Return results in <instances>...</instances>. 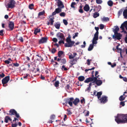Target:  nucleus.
Here are the masks:
<instances>
[{"label":"nucleus","mask_w":127,"mask_h":127,"mask_svg":"<svg viewBox=\"0 0 127 127\" xmlns=\"http://www.w3.org/2000/svg\"><path fill=\"white\" fill-rule=\"evenodd\" d=\"M122 35L120 33H116L113 35L112 36L113 38L114 39H117L119 40L121 38Z\"/></svg>","instance_id":"obj_12"},{"label":"nucleus","mask_w":127,"mask_h":127,"mask_svg":"<svg viewBox=\"0 0 127 127\" xmlns=\"http://www.w3.org/2000/svg\"><path fill=\"white\" fill-rule=\"evenodd\" d=\"M92 81L93 82L91 83H92V85H94L95 84V77L93 78L90 77L88 78L84 81V82L85 83H88Z\"/></svg>","instance_id":"obj_5"},{"label":"nucleus","mask_w":127,"mask_h":127,"mask_svg":"<svg viewBox=\"0 0 127 127\" xmlns=\"http://www.w3.org/2000/svg\"><path fill=\"white\" fill-rule=\"evenodd\" d=\"M14 23L12 21H10L8 24V27L9 30L12 31L14 28Z\"/></svg>","instance_id":"obj_13"},{"label":"nucleus","mask_w":127,"mask_h":127,"mask_svg":"<svg viewBox=\"0 0 127 127\" xmlns=\"http://www.w3.org/2000/svg\"><path fill=\"white\" fill-rule=\"evenodd\" d=\"M18 40L22 42L24 41V40L22 37H20L18 39Z\"/></svg>","instance_id":"obj_49"},{"label":"nucleus","mask_w":127,"mask_h":127,"mask_svg":"<svg viewBox=\"0 0 127 127\" xmlns=\"http://www.w3.org/2000/svg\"><path fill=\"white\" fill-rule=\"evenodd\" d=\"M83 9L85 11H86L87 12L90 9V7L87 4H86L84 7Z\"/></svg>","instance_id":"obj_23"},{"label":"nucleus","mask_w":127,"mask_h":127,"mask_svg":"<svg viewBox=\"0 0 127 127\" xmlns=\"http://www.w3.org/2000/svg\"><path fill=\"white\" fill-rule=\"evenodd\" d=\"M61 69L62 70H64V71H66L68 70L65 67V65H63L62 66Z\"/></svg>","instance_id":"obj_41"},{"label":"nucleus","mask_w":127,"mask_h":127,"mask_svg":"<svg viewBox=\"0 0 127 127\" xmlns=\"http://www.w3.org/2000/svg\"><path fill=\"white\" fill-rule=\"evenodd\" d=\"M107 4L110 6H112L113 5V2L111 0H109L107 2Z\"/></svg>","instance_id":"obj_30"},{"label":"nucleus","mask_w":127,"mask_h":127,"mask_svg":"<svg viewBox=\"0 0 127 127\" xmlns=\"http://www.w3.org/2000/svg\"><path fill=\"white\" fill-rule=\"evenodd\" d=\"M58 6L60 7L61 8H62L64 7V6L62 2L60 0H58Z\"/></svg>","instance_id":"obj_17"},{"label":"nucleus","mask_w":127,"mask_h":127,"mask_svg":"<svg viewBox=\"0 0 127 127\" xmlns=\"http://www.w3.org/2000/svg\"><path fill=\"white\" fill-rule=\"evenodd\" d=\"M61 62L62 64H65L66 63V61L65 59L64 58L62 59L61 61Z\"/></svg>","instance_id":"obj_38"},{"label":"nucleus","mask_w":127,"mask_h":127,"mask_svg":"<svg viewBox=\"0 0 127 127\" xmlns=\"http://www.w3.org/2000/svg\"><path fill=\"white\" fill-rule=\"evenodd\" d=\"M34 6V5L33 4H31L29 5V7L30 9H32L33 8Z\"/></svg>","instance_id":"obj_44"},{"label":"nucleus","mask_w":127,"mask_h":127,"mask_svg":"<svg viewBox=\"0 0 127 127\" xmlns=\"http://www.w3.org/2000/svg\"><path fill=\"white\" fill-rule=\"evenodd\" d=\"M77 60V58L73 59L70 61V63L71 64L74 65L76 63Z\"/></svg>","instance_id":"obj_20"},{"label":"nucleus","mask_w":127,"mask_h":127,"mask_svg":"<svg viewBox=\"0 0 127 127\" xmlns=\"http://www.w3.org/2000/svg\"><path fill=\"white\" fill-rule=\"evenodd\" d=\"M124 28H126L127 30V21L124 22L122 23L120 27V28L122 30V32H123L125 33H127V32L125 30Z\"/></svg>","instance_id":"obj_7"},{"label":"nucleus","mask_w":127,"mask_h":127,"mask_svg":"<svg viewBox=\"0 0 127 127\" xmlns=\"http://www.w3.org/2000/svg\"><path fill=\"white\" fill-rule=\"evenodd\" d=\"M119 45H117V46L116 47V48L117 49V50L119 51H120V52H121L122 51V49L121 48H119Z\"/></svg>","instance_id":"obj_50"},{"label":"nucleus","mask_w":127,"mask_h":127,"mask_svg":"<svg viewBox=\"0 0 127 127\" xmlns=\"http://www.w3.org/2000/svg\"><path fill=\"white\" fill-rule=\"evenodd\" d=\"M5 76L4 74L2 72H0V77L3 78Z\"/></svg>","instance_id":"obj_43"},{"label":"nucleus","mask_w":127,"mask_h":127,"mask_svg":"<svg viewBox=\"0 0 127 127\" xmlns=\"http://www.w3.org/2000/svg\"><path fill=\"white\" fill-rule=\"evenodd\" d=\"M102 94V92H98L97 93L96 95V96L98 99H99L101 97V96Z\"/></svg>","instance_id":"obj_25"},{"label":"nucleus","mask_w":127,"mask_h":127,"mask_svg":"<svg viewBox=\"0 0 127 127\" xmlns=\"http://www.w3.org/2000/svg\"><path fill=\"white\" fill-rule=\"evenodd\" d=\"M52 15L50 16L49 17V18H50V19L49 20V21L51 22L50 25H52L53 24V23L54 22V17L53 18H50Z\"/></svg>","instance_id":"obj_26"},{"label":"nucleus","mask_w":127,"mask_h":127,"mask_svg":"<svg viewBox=\"0 0 127 127\" xmlns=\"http://www.w3.org/2000/svg\"><path fill=\"white\" fill-rule=\"evenodd\" d=\"M124 114H118L116 116H115V121L118 124L124 123L125 121L124 120Z\"/></svg>","instance_id":"obj_1"},{"label":"nucleus","mask_w":127,"mask_h":127,"mask_svg":"<svg viewBox=\"0 0 127 127\" xmlns=\"http://www.w3.org/2000/svg\"><path fill=\"white\" fill-rule=\"evenodd\" d=\"M76 3L75 2H72L71 5V7L73 8L74 10H75V7L74 6L76 5Z\"/></svg>","instance_id":"obj_31"},{"label":"nucleus","mask_w":127,"mask_h":127,"mask_svg":"<svg viewBox=\"0 0 127 127\" xmlns=\"http://www.w3.org/2000/svg\"><path fill=\"white\" fill-rule=\"evenodd\" d=\"M59 81H57L55 82L54 85L56 87H57L59 86Z\"/></svg>","instance_id":"obj_39"},{"label":"nucleus","mask_w":127,"mask_h":127,"mask_svg":"<svg viewBox=\"0 0 127 127\" xmlns=\"http://www.w3.org/2000/svg\"><path fill=\"white\" fill-rule=\"evenodd\" d=\"M95 69V67H93L92 68L89 69H86L85 70V71L86 72H87L89 70H94Z\"/></svg>","instance_id":"obj_54"},{"label":"nucleus","mask_w":127,"mask_h":127,"mask_svg":"<svg viewBox=\"0 0 127 127\" xmlns=\"http://www.w3.org/2000/svg\"><path fill=\"white\" fill-rule=\"evenodd\" d=\"M78 34V32H76L75 33V35L73 36V39L75 38V37L77 36Z\"/></svg>","instance_id":"obj_57"},{"label":"nucleus","mask_w":127,"mask_h":127,"mask_svg":"<svg viewBox=\"0 0 127 127\" xmlns=\"http://www.w3.org/2000/svg\"><path fill=\"white\" fill-rule=\"evenodd\" d=\"M102 20L104 21H109V18L107 17H103L102 19Z\"/></svg>","instance_id":"obj_36"},{"label":"nucleus","mask_w":127,"mask_h":127,"mask_svg":"<svg viewBox=\"0 0 127 127\" xmlns=\"http://www.w3.org/2000/svg\"><path fill=\"white\" fill-rule=\"evenodd\" d=\"M56 50L54 48H53L51 51V53L53 54H54L56 52Z\"/></svg>","instance_id":"obj_48"},{"label":"nucleus","mask_w":127,"mask_h":127,"mask_svg":"<svg viewBox=\"0 0 127 127\" xmlns=\"http://www.w3.org/2000/svg\"><path fill=\"white\" fill-rule=\"evenodd\" d=\"M48 39L47 37H42L39 40V44L47 42Z\"/></svg>","instance_id":"obj_14"},{"label":"nucleus","mask_w":127,"mask_h":127,"mask_svg":"<svg viewBox=\"0 0 127 127\" xmlns=\"http://www.w3.org/2000/svg\"><path fill=\"white\" fill-rule=\"evenodd\" d=\"M96 3L98 4H101L102 2V0H96Z\"/></svg>","instance_id":"obj_42"},{"label":"nucleus","mask_w":127,"mask_h":127,"mask_svg":"<svg viewBox=\"0 0 127 127\" xmlns=\"http://www.w3.org/2000/svg\"><path fill=\"white\" fill-rule=\"evenodd\" d=\"M104 27V26L103 24H100L99 25V28L100 29H103Z\"/></svg>","instance_id":"obj_45"},{"label":"nucleus","mask_w":127,"mask_h":127,"mask_svg":"<svg viewBox=\"0 0 127 127\" xmlns=\"http://www.w3.org/2000/svg\"><path fill=\"white\" fill-rule=\"evenodd\" d=\"M36 60L39 61H42L43 60V58L41 57L39 54H38L35 56Z\"/></svg>","instance_id":"obj_16"},{"label":"nucleus","mask_w":127,"mask_h":127,"mask_svg":"<svg viewBox=\"0 0 127 127\" xmlns=\"http://www.w3.org/2000/svg\"><path fill=\"white\" fill-rule=\"evenodd\" d=\"M40 29H38L37 28H36L34 30V33L35 35H36L37 33L39 32L40 31Z\"/></svg>","instance_id":"obj_27"},{"label":"nucleus","mask_w":127,"mask_h":127,"mask_svg":"<svg viewBox=\"0 0 127 127\" xmlns=\"http://www.w3.org/2000/svg\"><path fill=\"white\" fill-rule=\"evenodd\" d=\"M92 83H90L89 84V86L86 90V91H87L88 92H89L91 89V86L92 85Z\"/></svg>","instance_id":"obj_32"},{"label":"nucleus","mask_w":127,"mask_h":127,"mask_svg":"<svg viewBox=\"0 0 127 127\" xmlns=\"http://www.w3.org/2000/svg\"><path fill=\"white\" fill-rule=\"evenodd\" d=\"M53 41L54 42H56L58 40L57 38H53Z\"/></svg>","instance_id":"obj_63"},{"label":"nucleus","mask_w":127,"mask_h":127,"mask_svg":"<svg viewBox=\"0 0 127 127\" xmlns=\"http://www.w3.org/2000/svg\"><path fill=\"white\" fill-rule=\"evenodd\" d=\"M71 36L69 34L68 37L66 39V41L67 43L64 44V46L65 47H71L75 43V42L71 40Z\"/></svg>","instance_id":"obj_2"},{"label":"nucleus","mask_w":127,"mask_h":127,"mask_svg":"<svg viewBox=\"0 0 127 127\" xmlns=\"http://www.w3.org/2000/svg\"><path fill=\"white\" fill-rule=\"evenodd\" d=\"M69 58L70 59H72L74 58L73 55H72L71 53H70V54L69 56Z\"/></svg>","instance_id":"obj_55"},{"label":"nucleus","mask_w":127,"mask_h":127,"mask_svg":"<svg viewBox=\"0 0 127 127\" xmlns=\"http://www.w3.org/2000/svg\"><path fill=\"white\" fill-rule=\"evenodd\" d=\"M10 119V117L8 116H6L5 118V122L6 123H7L8 122V120L9 119Z\"/></svg>","instance_id":"obj_40"},{"label":"nucleus","mask_w":127,"mask_h":127,"mask_svg":"<svg viewBox=\"0 0 127 127\" xmlns=\"http://www.w3.org/2000/svg\"><path fill=\"white\" fill-rule=\"evenodd\" d=\"M29 75V74L27 73L26 74V75H24L23 77V78L24 79H27L28 76Z\"/></svg>","instance_id":"obj_56"},{"label":"nucleus","mask_w":127,"mask_h":127,"mask_svg":"<svg viewBox=\"0 0 127 127\" xmlns=\"http://www.w3.org/2000/svg\"><path fill=\"white\" fill-rule=\"evenodd\" d=\"M67 115H71L72 114V113L71 112V111L70 110H69L68 109H67Z\"/></svg>","instance_id":"obj_51"},{"label":"nucleus","mask_w":127,"mask_h":127,"mask_svg":"<svg viewBox=\"0 0 127 127\" xmlns=\"http://www.w3.org/2000/svg\"><path fill=\"white\" fill-rule=\"evenodd\" d=\"M56 36L60 40H65V38L64 34L61 32H58L56 34Z\"/></svg>","instance_id":"obj_11"},{"label":"nucleus","mask_w":127,"mask_h":127,"mask_svg":"<svg viewBox=\"0 0 127 127\" xmlns=\"http://www.w3.org/2000/svg\"><path fill=\"white\" fill-rule=\"evenodd\" d=\"M64 52L62 51H59L58 53V56L60 57L63 54Z\"/></svg>","instance_id":"obj_35"},{"label":"nucleus","mask_w":127,"mask_h":127,"mask_svg":"<svg viewBox=\"0 0 127 127\" xmlns=\"http://www.w3.org/2000/svg\"><path fill=\"white\" fill-rule=\"evenodd\" d=\"M114 27H115V28L114 29L113 32H114V34H115L116 33H118V31H119V29L118 26H115Z\"/></svg>","instance_id":"obj_24"},{"label":"nucleus","mask_w":127,"mask_h":127,"mask_svg":"<svg viewBox=\"0 0 127 127\" xmlns=\"http://www.w3.org/2000/svg\"><path fill=\"white\" fill-rule=\"evenodd\" d=\"M122 10H120L118 13V14L119 15H120L122 13Z\"/></svg>","instance_id":"obj_64"},{"label":"nucleus","mask_w":127,"mask_h":127,"mask_svg":"<svg viewBox=\"0 0 127 127\" xmlns=\"http://www.w3.org/2000/svg\"><path fill=\"white\" fill-rule=\"evenodd\" d=\"M64 40H61L59 42V44H61V43H63V44H64Z\"/></svg>","instance_id":"obj_53"},{"label":"nucleus","mask_w":127,"mask_h":127,"mask_svg":"<svg viewBox=\"0 0 127 127\" xmlns=\"http://www.w3.org/2000/svg\"><path fill=\"white\" fill-rule=\"evenodd\" d=\"M102 81L101 80L97 79V78L96 77V84L97 86L100 85L102 83Z\"/></svg>","instance_id":"obj_19"},{"label":"nucleus","mask_w":127,"mask_h":127,"mask_svg":"<svg viewBox=\"0 0 127 127\" xmlns=\"http://www.w3.org/2000/svg\"><path fill=\"white\" fill-rule=\"evenodd\" d=\"M123 16L124 18L127 19V9L124 10L123 12Z\"/></svg>","instance_id":"obj_22"},{"label":"nucleus","mask_w":127,"mask_h":127,"mask_svg":"<svg viewBox=\"0 0 127 127\" xmlns=\"http://www.w3.org/2000/svg\"><path fill=\"white\" fill-rule=\"evenodd\" d=\"M10 79V76H6L4 78H3L2 80V83L3 86H5L4 85L7 83Z\"/></svg>","instance_id":"obj_9"},{"label":"nucleus","mask_w":127,"mask_h":127,"mask_svg":"<svg viewBox=\"0 0 127 127\" xmlns=\"http://www.w3.org/2000/svg\"><path fill=\"white\" fill-rule=\"evenodd\" d=\"M55 118V116L54 115H52L50 117V119L51 120H54Z\"/></svg>","instance_id":"obj_58"},{"label":"nucleus","mask_w":127,"mask_h":127,"mask_svg":"<svg viewBox=\"0 0 127 127\" xmlns=\"http://www.w3.org/2000/svg\"><path fill=\"white\" fill-rule=\"evenodd\" d=\"M4 32V30H1L0 31V35L2 36L4 35V33L3 32Z\"/></svg>","instance_id":"obj_52"},{"label":"nucleus","mask_w":127,"mask_h":127,"mask_svg":"<svg viewBox=\"0 0 127 127\" xmlns=\"http://www.w3.org/2000/svg\"><path fill=\"white\" fill-rule=\"evenodd\" d=\"M120 105H122V106H123L125 105V101H121L120 102Z\"/></svg>","instance_id":"obj_59"},{"label":"nucleus","mask_w":127,"mask_h":127,"mask_svg":"<svg viewBox=\"0 0 127 127\" xmlns=\"http://www.w3.org/2000/svg\"><path fill=\"white\" fill-rule=\"evenodd\" d=\"M54 26L57 29H59L60 26V24L59 23H56Z\"/></svg>","instance_id":"obj_33"},{"label":"nucleus","mask_w":127,"mask_h":127,"mask_svg":"<svg viewBox=\"0 0 127 127\" xmlns=\"http://www.w3.org/2000/svg\"><path fill=\"white\" fill-rule=\"evenodd\" d=\"M45 13V11L44 10H43L42 11L39 12L38 14V17L40 18V16L44 15Z\"/></svg>","instance_id":"obj_21"},{"label":"nucleus","mask_w":127,"mask_h":127,"mask_svg":"<svg viewBox=\"0 0 127 127\" xmlns=\"http://www.w3.org/2000/svg\"><path fill=\"white\" fill-rule=\"evenodd\" d=\"M107 97L106 96H102L101 98L98 99L100 102L102 104H104L108 101Z\"/></svg>","instance_id":"obj_10"},{"label":"nucleus","mask_w":127,"mask_h":127,"mask_svg":"<svg viewBox=\"0 0 127 127\" xmlns=\"http://www.w3.org/2000/svg\"><path fill=\"white\" fill-rule=\"evenodd\" d=\"M63 22L64 24L66 26L68 24L67 21L65 19H64L63 20Z\"/></svg>","instance_id":"obj_47"},{"label":"nucleus","mask_w":127,"mask_h":127,"mask_svg":"<svg viewBox=\"0 0 127 127\" xmlns=\"http://www.w3.org/2000/svg\"><path fill=\"white\" fill-rule=\"evenodd\" d=\"M74 98L73 97H70L67 98L65 99L64 101L66 104H68L71 106H72Z\"/></svg>","instance_id":"obj_4"},{"label":"nucleus","mask_w":127,"mask_h":127,"mask_svg":"<svg viewBox=\"0 0 127 127\" xmlns=\"http://www.w3.org/2000/svg\"><path fill=\"white\" fill-rule=\"evenodd\" d=\"M85 77L83 76H80L78 77V80L80 81H83L85 79Z\"/></svg>","instance_id":"obj_28"},{"label":"nucleus","mask_w":127,"mask_h":127,"mask_svg":"<svg viewBox=\"0 0 127 127\" xmlns=\"http://www.w3.org/2000/svg\"><path fill=\"white\" fill-rule=\"evenodd\" d=\"M9 115H15L16 117L19 118L20 117L19 114L17 113V111L14 109H11L9 111Z\"/></svg>","instance_id":"obj_6"},{"label":"nucleus","mask_w":127,"mask_h":127,"mask_svg":"<svg viewBox=\"0 0 127 127\" xmlns=\"http://www.w3.org/2000/svg\"><path fill=\"white\" fill-rule=\"evenodd\" d=\"M124 120L125 121L124 123H127V114H124Z\"/></svg>","instance_id":"obj_29"},{"label":"nucleus","mask_w":127,"mask_h":127,"mask_svg":"<svg viewBox=\"0 0 127 127\" xmlns=\"http://www.w3.org/2000/svg\"><path fill=\"white\" fill-rule=\"evenodd\" d=\"M83 43L84 45H82L81 46L82 47V48H85V45H86V43L85 42V41H84L83 42Z\"/></svg>","instance_id":"obj_62"},{"label":"nucleus","mask_w":127,"mask_h":127,"mask_svg":"<svg viewBox=\"0 0 127 127\" xmlns=\"http://www.w3.org/2000/svg\"><path fill=\"white\" fill-rule=\"evenodd\" d=\"M16 2L14 0H9V2L6 6L7 8H12L15 7Z\"/></svg>","instance_id":"obj_3"},{"label":"nucleus","mask_w":127,"mask_h":127,"mask_svg":"<svg viewBox=\"0 0 127 127\" xmlns=\"http://www.w3.org/2000/svg\"><path fill=\"white\" fill-rule=\"evenodd\" d=\"M80 100L78 98H76L75 99L73 100V104L75 106H77L78 103L79 102Z\"/></svg>","instance_id":"obj_18"},{"label":"nucleus","mask_w":127,"mask_h":127,"mask_svg":"<svg viewBox=\"0 0 127 127\" xmlns=\"http://www.w3.org/2000/svg\"><path fill=\"white\" fill-rule=\"evenodd\" d=\"M62 11L61 8H58L56 9L54 12H53L52 14V15H54L56 13H58L61 12Z\"/></svg>","instance_id":"obj_15"},{"label":"nucleus","mask_w":127,"mask_h":127,"mask_svg":"<svg viewBox=\"0 0 127 127\" xmlns=\"http://www.w3.org/2000/svg\"><path fill=\"white\" fill-rule=\"evenodd\" d=\"M101 8V7L100 5L96 7V11L98 12L100 10Z\"/></svg>","instance_id":"obj_34"},{"label":"nucleus","mask_w":127,"mask_h":127,"mask_svg":"<svg viewBox=\"0 0 127 127\" xmlns=\"http://www.w3.org/2000/svg\"><path fill=\"white\" fill-rule=\"evenodd\" d=\"M126 97V96L124 97L123 95H122L119 97V100L120 101H122L125 99Z\"/></svg>","instance_id":"obj_37"},{"label":"nucleus","mask_w":127,"mask_h":127,"mask_svg":"<svg viewBox=\"0 0 127 127\" xmlns=\"http://www.w3.org/2000/svg\"><path fill=\"white\" fill-rule=\"evenodd\" d=\"M60 15L61 17H64L65 15V13L64 12H62L60 14Z\"/></svg>","instance_id":"obj_46"},{"label":"nucleus","mask_w":127,"mask_h":127,"mask_svg":"<svg viewBox=\"0 0 127 127\" xmlns=\"http://www.w3.org/2000/svg\"><path fill=\"white\" fill-rule=\"evenodd\" d=\"M17 124L16 123L13 124H12V127H16Z\"/></svg>","instance_id":"obj_61"},{"label":"nucleus","mask_w":127,"mask_h":127,"mask_svg":"<svg viewBox=\"0 0 127 127\" xmlns=\"http://www.w3.org/2000/svg\"><path fill=\"white\" fill-rule=\"evenodd\" d=\"M93 43L90 44L88 48V50L89 51H91L94 48V45L95 44V33L94 34V36L93 39L92 41Z\"/></svg>","instance_id":"obj_8"},{"label":"nucleus","mask_w":127,"mask_h":127,"mask_svg":"<svg viewBox=\"0 0 127 127\" xmlns=\"http://www.w3.org/2000/svg\"><path fill=\"white\" fill-rule=\"evenodd\" d=\"M13 64L14 66L16 67H18L19 65V64L17 63H13Z\"/></svg>","instance_id":"obj_60"}]
</instances>
